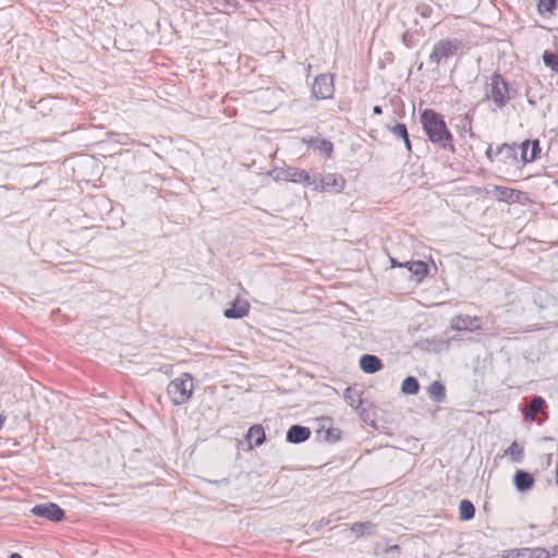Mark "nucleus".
<instances>
[{"mask_svg":"<svg viewBox=\"0 0 558 558\" xmlns=\"http://www.w3.org/2000/svg\"><path fill=\"white\" fill-rule=\"evenodd\" d=\"M423 130L428 140L444 149L453 150L452 135L444 118L432 109H425L420 117Z\"/></svg>","mask_w":558,"mask_h":558,"instance_id":"nucleus-1","label":"nucleus"},{"mask_svg":"<svg viewBox=\"0 0 558 558\" xmlns=\"http://www.w3.org/2000/svg\"><path fill=\"white\" fill-rule=\"evenodd\" d=\"M193 390L194 380L187 373H184L181 377L171 380L167 387V393L175 405L186 403L191 399Z\"/></svg>","mask_w":558,"mask_h":558,"instance_id":"nucleus-2","label":"nucleus"},{"mask_svg":"<svg viewBox=\"0 0 558 558\" xmlns=\"http://www.w3.org/2000/svg\"><path fill=\"white\" fill-rule=\"evenodd\" d=\"M269 175H271L276 181L282 180L287 182L299 183L304 186H310L315 183V178H313L307 171L294 167L274 169L269 172Z\"/></svg>","mask_w":558,"mask_h":558,"instance_id":"nucleus-3","label":"nucleus"},{"mask_svg":"<svg viewBox=\"0 0 558 558\" xmlns=\"http://www.w3.org/2000/svg\"><path fill=\"white\" fill-rule=\"evenodd\" d=\"M461 47V41L456 38L439 40L434 45L428 61L432 64L438 65L441 61L456 56Z\"/></svg>","mask_w":558,"mask_h":558,"instance_id":"nucleus-4","label":"nucleus"},{"mask_svg":"<svg viewBox=\"0 0 558 558\" xmlns=\"http://www.w3.org/2000/svg\"><path fill=\"white\" fill-rule=\"evenodd\" d=\"M508 83L499 74H495L490 78L486 97L495 104V106L501 109L509 100L508 96Z\"/></svg>","mask_w":558,"mask_h":558,"instance_id":"nucleus-5","label":"nucleus"},{"mask_svg":"<svg viewBox=\"0 0 558 558\" xmlns=\"http://www.w3.org/2000/svg\"><path fill=\"white\" fill-rule=\"evenodd\" d=\"M333 77L331 75L320 74L316 76L312 86V95L316 99H330L333 96Z\"/></svg>","mask_w":558,"mask_h":558,"instance_id":"nucleus-6","label":"nucleus"},{"mask_svg":"<svg viewBox=\"0 0 558 558\" xmlns=\"http://www.w3.org/2000/svg\"><path fill=\"white\" fill-rule=\"evenodd\" d=\"M450 327L456 331H476L482 328V319L478 316L459 314L450 319Z\"/></svg>","mask_w":558,"mask_h":558,"instance_id":"nucleus-7","label":"nucleus"},{"mask_svg":"<svg viewBox=\"0 0 558 558\" xmlns=\"http://www.w3.org/2000/svg\"><path fill=\"white\" fill-rule=\"evenodd\" d=\"M312 186L315 191L323 192L331 189L336 193H341L345 186V180L340 175L327 173L319 181L315 178V183Z\"/></svg>","mask_w":558,"mask_h":558,"instance_id":"nucleus-8","label":"nucleus"},{"mask_svg":"<svg viewBox=\"0 0 558 558\" xmlns=\"http://www.w3.org/2000/svg\"><path fill=\"white\" fill-rule=\"evenodd\" d=\"M32 513L53 522H60L64 517V511L53 502L36 505L33 507Z\"/></svg>","mask_w":558,"mask_h":558,"instance_id":"nucleus-9","label":"nucleus"},{"mask_svg":"<svg viewBox=\"0 0 558 558\" xmlns=\"http://www.w3.org/2000/svg\"><path fill=\"white\" fill-rule=\"evenodd\" d=\"M311 436V429L306 426L292 425L287 432V441L291 444H301Z\"/></svg>","mask_w":558,"mask_h":558,"instance_id":"nucleus-10","label":"nucleus"},{"mask_svg":"<svg viewBox=\"0 0 558 558\" xmlns=\"http://www.w3.org/2000/svg\"><path fill=\"white\" fill-rule=\"evenodd\" d=\"M248 310H250V304L247 301H245L243 299H235L232 302L231 307L227 308L223 312V315L227 318H242L247 315Z\"/></svg>","mask_w":558,"mask_h":558,"instance_id":"nucleus-11","label":"nucleus"},{"mask_svg":"<svg viewBox=\"0 0 558 558\" xmlns=\"http://www.w3.org/2000/svg\"><path fill=\"white\" fill-rule=\"evenodd\" d=\"M513 482H514L515 488L519 492H526V490L531 489L534 485V478H533L532 474L526 471H523V470H518L514 473Z\"/></svg>","mask_w":558,"mask_h":558,"instance_id":"nucleus-12","label":"nucleus"},{"mask_svg":"<svg viewBox=\"0 0 558 558\" xmlns=\"http://www.w3.org/2000/svg\"><path fill=\"white\" fill-rule=\"evenodd\" d=\"M551 554L541 547L535 548H520L514 551V555L512 558H550Z\"/></svg>","mask_w":558,"mask_h":558,"instance_id":"nucleus-13","label":"nucleus"},{"mask_svg":"<svg viewBox=\"0 0 558 558\" xmlns=\"http://www.w3.org/2000/svg\"><path fill=\"white\" fill-rule=\"evenodd\" d=\"M381 362L376 355L364 354L360 359V367L367 374H374L381 368Z\"/></svg>","mask_w":558,"mask_h":558,"instance_id":"nucleus-14","label":"nucleus"},{"mask_svg":"<svg viewBox=\"0 0 558 558\" xmlns=\"http://www.w3.org/2000/svg\"><path fill=\"white\" fill-rule=\"evenodd\" d=\"M544 405L545 400L541 396H534L527 408L523 411L524 418L534 421L536 414L543 409Z\"/></svg>","mask_w":558,"mask_h":558,"instance_id":"nucleus-15","label":"nucleus"},{"mask_svg":"<svg viewBox=\"0 0 558 558\" xmlns=\"http://www.w3.org/2000/svg\"><path fill=\"white\" fill-rule=\"evenodd\" d=\"M427 392L429 399L436 403H441L446 400V388L438 380H435L429 385Z\"/></svg>","mask_w":558,"mask_h":558,"instance_id":"nucleus-16","label":"nucleus"},{"mask_svg":"<svg viewBox=\"0 0 558 558\" xmlns=\"http://www.w3.org/2000/svg\"><path fill=\"white\" fill-rule=\"evenodd\" d=\"M494 193L498 201L513 203L518 199V191L505 186H495Z\"/></svg>","mask_w":558,"mask_h":558,"instance_id":"nucleus-17","label":"nucleus"},{"mask_svg":"<svg viewBox=\"0 0 558 558\" xmlns=\"http://www.w3.org/2000/svg\"><path fill=\"white\" fill-rule=\"evenodd\" d=\"M505 456L513 463H521L524 457V448L518 441H513L506 450Z\"/></svg>","mask_w":558,"mask_h":558,"instance_id":"nucleus-18","label":"nucleus"},{"mask_svg":"<svg viewBox=\"0 0 558 558\" xmlns=\"http://www.w3.org/2000/svg\"><path fill=\"white\" fill-rule=\"evenodd\" d=\"M246 437L253 446L258 447L265 441L264 428L260 425H253L250 427Z\"/></svg>","mask_w":558,"mask_h":558,"instance_id":"nucleus-19","label":"nucleus"},{"mask_svg":"<svg viewBox=\"0 0 558 558\" xmlns=\"http://www.w3.org/2000/svg\"><path fill=\"white\" fill-rule=\"evenodd\" d=\"M410 272L415 276L417 281H422L428 272V266L425 262L413 260L410 263Z\"/></svg>","mask_w":558,"mask_h":558,"instance_id":"nucleus-20","label":"nucleus"},{"mask_svg":"<svg viewBox=\"0 0 558 558\" xmlns=\"http://www.w3.org/2000/svg\"><path fill=\"white\" fill-rule=\"evenodd\" d=\"M475 514V508L473 504L468 500L463 499L460 501L459 505V518L460 520L468 521L474 518Z\"/></svg>","mask_w":558,"mask_h":558,"instance_id":"nucleus-21","label":"nucleus"},{"mask_svg":"<svg viewBox=\"0 0 558 558\" xmlns=\"http://www.w3.org/2000/svg\"><path fill=\"white\" fill-rule=\"evenodd\" d=\"M418 390V380L413 376H408L401 384V391L405 395H416Z\"/></svg>","mask_w":558,"mask_h":558,"instance_id":"nucleus-22","label":"nucleus"},{"mask_svg":"<svg viewBox=\"0 0 558 558\" xmlns=\"http://www.w3.org/2000/svg\"><path fill=\"white\" fill-rule=\"evenodd\" d=\"M352 532H354L356 535L359 536H363V535H369L372 533H374L375 531V525L372 523V522H360V523H354L351 527Z\"/></svg>","mask_w":558,"mask_h":558,"instance_id":"nucleus-23","label":"nucleus"},{"mask_svg":"<svg viewBox=\"0 0 558 558\" xmlns=\"http://www.w3.org/2000/svg\"><path fill=\"white\" fill-rule=\"evenodd\" d=\"M543 61L546 66L558 72V53L545 51L543 54Z\"/></svg>","mask_w":558,"mask_h":558,"instance_id":"nucleus-24","label":"nucleus"},{"mask_svg":"<svg viewBox=\"0 0 558 558\" xmlns=\"http://www.w3.org/2000/svg\"><path fill=\"white\" fill-rule=\"evenodd\" d=\"M558 0H538V11L539 13H550L557 3Z\"/></svg>","mask_w":558,"mask_h":558,"instance_id":"nucleus-25","label":"nucleus"},{"mask_svg":"<svg viewBox=\"0 0 558 558\" xmlns=\"http://www.w3.org/2000/svg\"><path fill=\"white\" fill-rule=\"evenodd\" d=\"M389 130L397 138L403 140L409 135L407 125L403 123L396 124L395 126L389 128Z\"/></svg>","mask_w":558,"mask_h":558,"instance_id":"nucleus-26","label":"nucleus"},{"mask_svg":"<svg viewBox=\"0 0 558 558\" xmlns=\"http://www.w3.org/2000/svg\"><path fill=\"white\" fill-rule=\"evenodd\" d=\"M498 154L515 159L517 147L514 145L504 144L498 148Z\"/></svg>","mask_w":558,"mask_h":558,"instance_id":"nucleus-27","label":"nucleus"},{"mask_svg":"<svg viewBox=\"0 0 558 558\" xmlns=\"http://www.w3.org/2000/svg\"><path fill=\"white\" fill-rule=\"evenodd\" d=\"M530 141H525L523 142L518 148L520 149L521 151V160L526 163V162H532L533 160H530L529 158V154H530Z\"/></svg>","mask_w":558,"mask_h":558,"instance_id":"nucleus-28","label":"nucleus"},{"mask_svg":"<svg viewBox=\"0 0 558 558\" xmlns=\"http://www.w3.org/2000/svg\"><path fill=\"white\" fill-rule=\"evenodd\" d=\"M531 149L529 154L530 160H535L541 154V146L537 140L530 142Z\"/></svg>","mask_w":558,"mask_h":558,"instance_id":"nucleus-29","label":"nucleus"},{"mask_svg":"<svg viewBox=\"0 0 558 558\" xmlns=\"http://www.w3.org/2000/svg\"><path fill=\"white\" fill-rule=\"evenodd\" d=\"M319 149H322L326 154H331V151L333 149V145L331 142H329L327 140H323V141H320Z\"/></svg>","mask_w":558,"mask_h":558,"instance_id":"nucleus-30","label":"nucleus"},{"mask_svg":"<svg viewBox=\"0 0 558 558\" xmlns=\"http://www.w3.org/2000/svg\"><path fill=\"white\" fill-rule=\"evenodd\" d=\"M403 142H404V145H405L408 151H411L412 146H411V141H410L409 135L405 138H403Z\"/></svg>","mask_w":558,"mask_h":558,"instance_id":"nucleus-31","label":"nucleus"},{"mask_svg":"<svg viewBox=\"0 0 558 558\" xmlns=\"http://www.w3.org/2000/svg\"><path fill=\"white\" fill-rule=\"evenodd\" d=\"M391 267H402L403 264L399 263L396 258H390Z\"/></svg>","mask_w":558,"mask_h":558,"instance_id":"nucleus-32","label":"nucleus"},{"mask_svg":"<svg viewBox=\"0 0 558 558\" xmlns=\"http://www.w3.org/2000/svg\"><path fill=\"white\" fill-rule=\"evenodd\" d=\"M329 435L330 437H333V438H339V430L338 429H333V430H329Z\"/></svg>","mask_w":558,"mask_h":558,"instance_id":"nucleus-33","label":"nucleus"},{"mask_svg":"<svg viewBox=\"0 0 558 558\" xmlns=\"http://www.w3.org/2000/svg\"><path fill=\"white\" fill-rule=\"evenodd\" d=\"M492 151H493V148L492 146L489 145L486 149V156L489 160H493V157H492Z\"/></svg>","mask_w":558,"mask_h":558,"instance_id":"nucleus-34","label":"nucleus"},{"mask_svg":"<svg viewBox=\"0 0 558 558\" xmlns=\"http://www.w3.org/2000/svg\"><path fill=\"white\" fill-rule=\"evenodd\" d=\"M373 112H374L375 114H380V113L383 112V109H381V107H380V106H375V107L373 108Z\"/></svg>","mask_w":558,"mask_h":558,"instance_id":"nucleus-35","label":"nucleus"},{"mask_svg":"<svg viewBox=\"0 0 558 558\" xmlns=\"http://www.w3.org/2000/svg\"><path fill=\"white\" fill-rule=\"evenodd\" d=\"M10 558H23V557L20 554L14 553V554H11Z\"/></svg>","mask_w":558,"mask_h":558,"instance_id":"nucleus-36","label":"nucleus"},{"mask_svg":"<svg viewBox=\"0 0 558 558\" xmlns=\"http://www.w3.org/2000/svg\"><path fill=\"white\" fill-rule=\"evenodd\" d=\"M410 263H411V262L402 263V264H403V266H402V267L408 268V270L410 271Z\"/></svg>","mask_w":558,"mask_h":558,"instance_id":"nucleus-37","label":"nucleus"},{"mask_svg":"<svg viewBox=\"0 0 558 558\" xmlns=\"http://www.w3.org/2000/svg\"><path fill=\"white\" fill-rule=\"evenodd\" d=\"M557 485H558V471H557Z\"/></svg>","mask_w":558,"mask_h":558,"instance_id":"nucleus-38","label":"nucleus"}]
</instances>
